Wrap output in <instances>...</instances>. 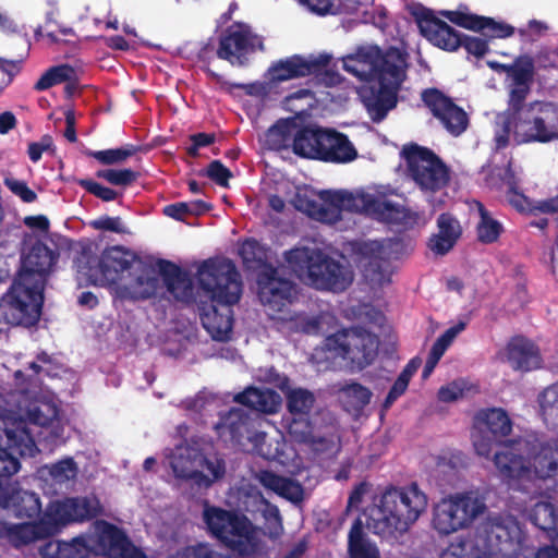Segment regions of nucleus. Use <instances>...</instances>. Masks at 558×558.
I'll use <instances>...</instances> for the list:
<instances>
[{
    "label": "nucleus",
    "instance_id": "1",
    "mask_svg": "<svg viewBox=\"0 0 558 558\" xmlns=\"http://www.w3.org/2000/svg\"><path fill=\"white\" fill-rule=\"evenodd\" d=\"M342 64L364 81L359 95L372 120H383L397 105V93L405 78V53L393 48L381 54L377 46L365 45L343 57Z\"/></svg>",
    "mask_w": 558,
    "mask_h": 558
},
{
    "label": "nucleus",
    "instance_id": "2",
    "mask_svg": "<svg viewBox=\"0 0 558 558\" xmlns=\"http://www.w3.org/2000/svg\"><path fill=\"white\" fill-rule=\"evenodd\" d=\"M291 203L298 210L326 223L340 220L342 211L365 213L404 228L425 226L430 220V215L408 210L381 195L364 191H322L314 194L307 189H298Z\"/></svg>",
    "mask_w": 558,
    "mask_h": 558
},
{
    "label": "nucleus",
    "instance_id": "3",
    "mask_svg": "<svg viewBox=\"0 0 558 558\" xmlns=\"http://www.w3.org/2000/svg\"><path fill=\"white\" fill-rule=\"evenodd\" d=\"M78 272L90 283L105 287L120 299H146L155 294V271L138 256L120 245L104 250L98 257L80 264Z\"/></svg>",
    "mask_w": 558,
    "mask_h": 558
},
{
    "label": "nucleus",
    "instance_id": "4",
    "mask_svg": "<svg viewBox=\"0 0 558 558\" xmlns=\"http://www.w3.org/2000/svg\"><path fill=\"white\" fill-rule=\"evenodd\" d=\"M52 263V252L44 245L34 246L25 255L17 278L0 300V323L32 326L38 322Z\"/></svg>",
    "mask_w": 558,
    "mask_h": 558
},
{
    "label": "nucleus",
    "instance_id": "5",
    "mask_svg": "<svg viewBox=\"0 0 558 558\" xmlns=\"http://www.w3.org/2000/svg\"><path fill=\"white\" fill-rule=\"evenodd\" d=\"M198 282L211 300L203 308L202 322L216 340H228L232 330V310L241 296L242 288L234 265L228 259L205 262L198 269Z\"/></svg>",
    "mask_w": 558,
    "mask_h": 558
},
{
    "label": "nucleus",
    "instance_id": "6",
    "mask_svg": "<svg viewBox=\"0 0 558 558\" xmlns=\"http://www.w3.org/2000/svg\"><path fill=\"white\" fill-rule=\"evenodd\" d=\"M37 447L15 422L0 420V507L12 508L17 517L33 518L41 510L39 497L32 492L17 490L10 484L20 471L21 457H34Z\"/></svg>",
    "mask_w": 558,
    "mask_h": 558
},
{
    "label": "nucleus",
    "instance_id": "7",
    "mask_svg": "<svg viewBox=\"0 0 558 558\" xmlns=\"http://www.w3.org/2000/svg\"><path fill=\"white\" fill-rule=\"evenodd\" d=\"M258 295L268 315L277 320L278 328L283 332L305 331L328 332L336 326L331 314H323L310 320L306 316L289 310L295 290L289 280L281 278L278 270L267 269L258 278Z\"/></svg>",
    "mask_w": 558,
    "mask_h": 558
},
{
    "label": "nucleus",
    "instance_id": "8",
    "mask_svg": "<svg viewBox=\"0 0 558 558\" xmlns=\"http://www.w3.org/2000/svg\"><path fill=\"white\" fill-rule=\"evenodd\" d=\"M494 464L510 486L548 477L558 471V444L531 446L526 441L504 445L494 456Z\"/></svg>",
    "mask_w": 558,
    "mask_h": 558
},
{
    "label": "nucleus",
    "instance_id": "9",
    "mask_svg": "<svg viewBox=\"0 0 558 558\" xmlns=\"http://www.w3.org/2000/svg\"><path fill=\"white\" fill-rule=\"evenodd\" d=\"M502 556L519 558L524 556L522 533L512 518H490L484 522L475 541L459 539L451 543L440 558H488Z\"/></svg>",
    "mask_w": 558,
    "mask_h": 558
},
{
    "label": "nucleus",
    "instance_id": "10",
    "mask_svg": "<svg viewBox=\"0 0 558 558\" xmlns=\"http://www.w3.org/2000/svg\"><path fill=\"white\" fill-rule=\"evenodd\" d=\"M427 497L416 486L390 489L368 509L367 526L383 536H398L409 531L427 508Z\"/></svg>",
    "mask_w": 558,
    "mask_h": 558
},
{
    "label": "nucleus",
    "instance_id": "11",
    "mask_svg": "<svg viewBox=\"0 0 558 558\" xmlns=\"http://www.w3.org/2000/svg\"><path fill=\"white\" fill-rule=\"evenodd\" d=\"M505 135L497 134L499 147L508 143L512 135L518 143H547L558 140V105L551 101H532L526 105L510 106L507 116L499 117Z\"/></svg>",
    "mask_w": 558,
    "mask_h": 558
},
{
    "label": "nucleus",
    "instance_id": "12",
    "mask_svg": "<svg viewBox=\"0 0 558 558\" xmlns=\"http://www.w3.org/2000/svg\"><path fill=\"white\" fill-rule=\"evenodd\" d=\"M46 550L57 558H87L90 554L108 558H143L124 534L107 522H96L93 532L78 536L71 542H49Z\"/></svg>",
    "mask_w": 558,
    "mask_h": 558
},
{
    "label": "nucleus",
    "instance_id": "13",
    "mask_svg": "<svg viewBox=\"0 0 558 558\" xmlns=\"http://www.w3.org/2000/svg\"><path fill=\"white\" fill-rule=\"evenodd\" d=\"M203 519L210 534L241 557L254 558L264 551L262 533L246 515L205 505Z\"/></svg>",
    "mask_w": 558,
    "mask_h": 558
},
{
    "label": "nucleus",
    "instance_id": "14",
    "mask_svg": "<svg viewBox=\"0 0 558 558\" xmlns=\"http://www.w3.org/2000/svg\"><path fill=\"white\" fill-rule=\"evenodd\" d=\"M287 262L301 280L316 289L343 291L353 281V272L347 264L320 251L295 248L287 254Z\"/></svg>",
    "mask_w": 558,
    "mask_h": 558
},
{
    "label": "nucleus",
    "instance_id": "15",
    "mask_svg": "<svg viewBox=\"0 0 558 558\" xmlns=\"http://www.w3.org/2000/svg\"><path fill=\"white\" fill-rule=\"evenodd\" d=\"M377 352L378 340L374 335L351 329L326 337L324 344L316 348L312 356L317 364L341 360L347 365L362 369L374 362Z\"/></svg>",
    "mask_w": 558,
    "mask_h": 558
},
{
    "label": "nucleus",
    "instance_id": "16",
    "mask_svg": "<svg viewBox=\"0 0 558 558\" xmlns=\"http://www.w3.org/2000/svg\"><path fill=\"white\" fill-rule=\"evenodd\" d=\"M168 460L177 478L198 488L210 487L226 472L223 461L217 456L206 454L197 444L177 446Z\"/></svg>",
    "mask_w": 558,
    "mask_h": 558
},
{
    "label": "nucleus",
    "instance_id": "17",
    "mask_svg": "<svg viewBox=\"0 0 558 558\" xmlns=\"http://www.w3.org/2000/svg\"><path fill=\"white\" fill-rule=\"evenodd\" d=\"M485 508L484 501L473 493L450 495L434 506L432 526L441 535L452 534L469 527Z\"/></svg>",
    "mask_w": 558,
    "mask_h": 558
},
{
    "label": "nucleus",
    "instance_id": "18",
    "mask_svg": "<svg viewBox=\"0 0 558 558\" xmlns=\"http://www.w3.org/2000/svg\"><path fill=\"white\" fill-rule=\"evenodd\" d=\"M408 171L415 184L426 193L442 190L450 175L446 165L429 149L411 145L403 148Z\"/></svg>",
    "mask_w": 558,
    "mask_h": 558
},
{
    "label": "nucleus",
    "instance_id": "19",
    "mask_svg": "<svg viewBox=\"0 0 558 558\" xmlns=\"http://www.w3.org/2000/svg\"><path fill=\"white\" fill-rule=\"evenodd\" d=\"M398 247L399 243L389 239L359 244L356 263L372 286L383 287L391 281L393 270L388 260L396 257Z\"/></svg>",
    "mask_w": 558,
    "mask_h": 558
},
{
    "label": "nucleus",
    "instance_id": "20",
    "mask_svg": "<svg viewBox=\"0 0 558 558\" xmlns=\"http://www.w3.org/2000/svg\"><path fill=\"white\" fill-rule=\"evenodd\" d=\"M24 416H26L29 422L40 426L51 425L57 438L63 436L64 423L58 416L57 405L51 399L43 398L31 400L28 397L22 396L19 399L16 412L9 410L4 413H0V420L15 422L16 425L24 429L33 439L31 432L26 427Z\"/></svg>",
    "mask_w": 558,
    "mask_h": 558
},
{
    "label": "nucleus",
    "instance_id": "21",
    "mask_svg": "<svg viewBox=\"0 0 558 558\" xmlns=\"http://www.w3.org/2000/svg\"><path fill=\"white\" fill-rule=\"evenodd\" d=\"M98 511L99 501L95 497H76L50 502L44 515L53 533H57L64 525L87 520Z\"/></svg>",
    "mask_w": 558,
    "mask_h": 558
},
{
    "label": "nucleus",
    "instance_id": "22",
    "mask_svg": "<svg viewBox=\"0 0 558 558\" xmlns=\"http://www.w3.org/2000/svg\"><path fill=\"white\" fill-rule=\"evenodd\" d=\"M256 48H262L260 38L254 35L247 25L238 24L231 26L221 39L218 56L231 64L241 65L243 57Z\"/></svg>",
    "mask_w": 558,
    "mask_h": 558
},
{
    "label": "nucleus",
    "instance_id": "23",
    "mask_svg": "<svg viewBox=\"0 0 558 558\" xmlns=\"http://www.w3.org/2000/svg\"><path fill=\"white\" fill-rule=\"evenodd\" d=\"M489 66L496 71L507 74V84L509 88V104L515 106L522 102L530 89L534 75V65L530 58L521 57L511 65L489 62Z\"/></svg>",
    "mask_w": 558,
    "mask_h": 558
},
{
    "label": "nucleus",
    "instance_id": "24",
    "mask_svg": "<svg viewBox=\"0 0 558 558\" xmlns=\"http://www.w3.org/2000/svg\"><path fill=\"white\" fill-rule=\"evenodd\" d=\"M423 100L451 134L459 135L466 129L465 112L438 90H426Z\"/></svg>",
    "mask_w": 558,
    "mask_h": 558
},
{
    "label": "nucleus",
    "instance_id": "25",
    "mask_svg": "<svg viewBox=\"0 0 558 558\" xmlns=\"http://www.w3.org/2000/svg\"><path fill=\"white\" fill-rule=\"evenodd\" d=\"M423 100L451 134L459 135L466 129L465 112L438 90H426Z\"/></svg>",
    "mask_w": 558,
    "mask_h": 558
},
{
    "label": "nucleus",
    "instance_id": "26",
    "mask_svg": "<svg viewBox=\"0 0 558 558\" xmlns=\"http://www.w3.org/2000/svg\"><path fill=\"white\" fill-rule=\"evenodd\" d=\"M498 359L518 371H531L541 365L538 349L532 341L522 337L513 338L498 353Z\"/></svg>",
    "mask_w": 558,
    "mask_h": 558
},
{
    "label": "nucleus",
    "instance_id": "27",
    "mask_svg": "<svg viewBox=\"0 0 558 558\" xmlns=\"http://www.w3.org/2000/svg\"><path fill=\"white\" fill-rule=\"evenodd\" d=\"M417 23L422 34L435 46L449 51L460 46V37L453 28L436 19L432 12L422 9L417 15Z\"/></svg>",
    "mask_w": 558,
    "mask_h": 558
},
{
    "label": "nucleus",
    "instance_id": "28",
    "mask_svg": "<svg viewBox=\"0 0 558 558\" xmlns=\"http://www.w3.org/2000/svg\"><path fill=\"white\" fill-rule=\"evenodd\" d=\"M327 63L328 58L323 56L311 60L294 56L274 64L268 70V77L271 82H284L310 75Z\"/></svg>",
    "mask_w": 558,
    "mask_h": 558
},
{
    "label": "nucleus",
    "instance_id": "29",
    "mask_svg": "<svg viewBox=\"0 0 558 558\" xmlns=\"http://www.w3.org/2000/svg\"><path fill=\"white\" fill-rule=\"evenodd\" d=\"M441 14L461 27L472 31H484L485 35L489 37L505 38L513 34V28L510 25L474 15L468 11H444Z\"/></svg>",
    "mask_w": 558,
    "mask_h": 558
},
{
    "label": "nucleus",
    "instance_id": "30",
    "mask_svg": "<svg viewBox=\"0 0 558 558\" xmlns=\"http://www.w3.org/2000/svg\"><path fill=\"white\" fill-rule=\"evenodd\" d=\"M356 156V149L345 135L331 130L324 131L319 159L344 163L354 160Z\"/></svg>",
    "mask_w": 558,
    "mask_h": 558
},
{
    "label": "nucleus",
    "instance_id": "31",
    "mask_svg": "<svg viewBox=\"0 0 558 558\" xmlns=\"http://www.w3.org/2000/svg\"><path fill=\"white\" fill-rule=\"evenodd\" d=\"M53 534L52 529L43 514L41 519L35 523L8 525L5 537L14 547L19 548Z\"/></svg>",
    "mask_w": 558,
    "mask_h": 558
},
{
    "label": "nucleus",
    "instance_id": "32",
    "mask_svg": "<svg viewBox=\"0 0 558 558\" xmlns=\"http://www.w3.org/2000/svg\"><path fill=\"white\" fill-rule=\"evenodd\" d=\"M437 233L433 234L428 241V247L437 255H445L460 238L461 227L454 218L441 215L437 220Z\"/></svg>",
    "mask_w": 558,
    "mask_h": 558
},
{
    "label": "nucleus",
    "instance_id": "33",
    "mask_svg": "<svg viewBox=\"0 0 558 558\" xmlns=\"http://www.w3.org/2000/svg\"><path fill=\"white\" fill-rule=\"evenodd\" d=\"M290 436L299 442L308 445L315 451H324L333 444L332 438L317 433L307 416H293L289 424Z\"/></svg>",
    "mask_w": 558,
    "mask_h": 558
},
{
    "label": "nucleus",
    "instance_id": "34",
    "mask_svg": "<svg viewBox=\"0 0 558 558\" xmlns=\"http://www.w3.org/2000/svg\"><path fill=\"white\" fill-rule=\"evenodd\" d=\"M257 478L265 488L272 490L280 497H283L292 502H298L303 499L304 490L296 481L277 475L268 471L260 472Z\"/></svg>",
    "mask_w": 558,
    "mask_h": 558
},
{
    "label": "nucleus",
    "instance_id": "35",
    "mask_svg": "<svg viewBox=\"0 0 558 558\" xmlns=\"http://www.w3.org/2000/svg\"><path fill=\"white\" fill-rule=\"evenodd\" d=\"M235 400L253 410L275 413L281 405V398L269 389L248 388L238 395Z\"/></svg>",
    "mask_w": 558,
    "mask_h": 558
},
{
    "label": "nucleus",
    "instance_id": "36",
    "mask_svg": "<svg viewBox=\"0 0 558 558\" xmlns=\"http://www.w3.org/2000/svg\"><path fill=\"white\" fill-rule=\"evenodd\" d=\"M254 446L258 454L269 460H277L283 465H289L296 457L294 450L286 441L278 439L272 441L264 433L255 436Z\"/></svg>",
    "mask_w": 558,
    "mask_h": 558
},
{
    "label": "nucleus",
    "instance_id": "37",
    "mask_svg": "<svg viewBox=\"0 0 558 558\" xmlns=\"http://www.w3.org/2000/svg\"><path fill=\"white\" fill-rule=\"evenodd\" d=\"M279 388L286 392L288 409L293 416H307L315 404L314 395L303 388L291 389L288 378H279Z\"/></svg>",
    "mask_w": 558,
    "mask_h": 558
},
{
    "label": "nucleus",
    "instance_id": "38",
    "mask_svg": "<svg viewBox=\"0 0 558 558\" xmlns=\"http://www.w3.org/2000/svg\"><path fill=\"white\" fill-rule=\"evenodd\" d=\"M325 130L304 128L294 135L293 151L304 158L319 159Z\"/></svg>",
    "mask_w": 558,
    "mask_h": 558
},
{
    "label": "nucleus",
    "instance_id": "39",
    "mask_svg": "<svg viewBox=\"0 0 558 558\" xmlns=\"http://www.w3.org/2000/svg\"><path fill=\"white\" fill-rule=\"evenodd\" d=\"M476 427L484 428L495 437H505L511 430V423L505 411L490 409L482 411L476 416Z\"/></svg>",
    "mask_w": 558,
    "mask_h": 558
},
{
    "label": "nucleus",
    "instance_id": "40",
    "mask_svg": "<svg viewBox=\"0 0 558 558\" xmlns=\"http://www.w3.org/2000/svg\"><path fill=\"white\" fill-rule=\"evenodd\" d=\"M78 473L77 464L71 458H65L51 465H45L37 471V475L51 484H64L73 481Z\"/></svg>",
    "mask_w": 558,
    "mask_h": 558
},
{
    "label": "nucleus",
    "instance_id": "41",
    "mask_svg": "<svg viewBox=\"0 0 558 558\" xmlns=\"http://www.w3.org/2000/svg\"><path fill=\"white\" fill-rule=\"evenodd\" d=\"M76 71L70 65H58L47 70L36 82V90H46L61 83H68L66 92L72 93L74 83L76 82Z\"/></svg>",
    "mask_w": 558,
    "mask_h": 558
},
{
    "label": "nucleus",
    "instance_id": "42",
    "mask_svg": "<svg viewBox=\"0 0 558 558\" xmlns=\"http://www.w3.org/2000/svg\"><path fill=\"white\" fill-rule=\"evenodd\" d=\"M349 557L380 558L377 546L365 537L361 520L354 522L349 533Z\"/></svg>",
    "mask_w": 558,
    "mask_h": 558
},
{
    "label": "nucleus",
    "instance_id": "43",
    "mask_svg": "<svg viewBox=\"0 0 558 558\" xmlns=\"http://www.w3.org/2000/svg\"><path fill=\"white\" fill-rule=\"evenodd\" d=\"M257 511L263 518V534L271 541L279 539L284 532V527L278 507L260 498Z\"/></svg>",
    "mask_w": 558,
    "mask_h": 558
},
{
    "label": "nucleus",
    "instance_id": "44",
    "mask_svg": "<svg viewBox=\"0 0 558 558\" xmlns=\"http://www.w3.org/2000/svg\"><path fill=\"white\" fill-rule=\"evenodd\" d=\"M508 199L517 209L521 211L536 210L544 214L558 213V196L550 199L541 201L532 206L531 202L525 196L511 187L508 194Z\"/></svg>",
    "mask_w": 558,
    "mask_h": 558
},
{
    "label": "nucleus",
    "instance_id": "45",
    "mask_svg": "<svg viewBox=\"0 0 558 558\" xmlns=\"http://www.w3.org/2000/svg\"><path fill=\"white\" fill-rule=\"evenodd\" d=\"M531 520L543 530H553L558 525V512L551 502L547 500L538 501L531 511Z\"/></svg>",
    "mask_w": 558,
    "mask_h": 558
},
{
    "label": "nucleus",
    "instance_id": "46",
    "mask_svg": "<svg viewBox=\"0 0 558 558\" xmlns=\"http://www.w3.org/2000/svg\"><path fill=\"white\" fill-rule=\"evenodd\" d=\"M539 405L545 423L558 428V385L544 390L539 398Z\"/></svg>",
    "mask_w": 558,
    "mask_h": 558
},
{
    "label": "nucleus",
    "instance_id": "47",
    "mask_svg": "<svg viewBox=\"0 0 558 558\" xmlns=\"http://www.w3.org/2000/svg\"><path fill=\"white\" fill-rule=\"evenodd\" d=\"M421 366V361L417 359H413L409 362L402 373L399 375L397 380L395 381L391 390L389 391L384 408L388 409L408 388L410 379L416 373L418 367Z\"/></svg>",
    "mask_w": 558,
    "mask_h": 558
},
{
    "label": "nucleus",
    "instance_id": "48",
    "mask_svg": "<svg viewBox=\"0 0 558 558\" xmlns=\"http://www.w3.org/2000/svg\"><path fill=\"white\" fill-rule=\"evenodd\" d=\"M481 220L477 225L478 239L484 243H492L498 239L502 231L501 225L493 219L488 213L478 205Z\"/></svg>",
    "mask_w": 558,
    "mask_h": 558
},
{
    "label": "nucleus",
    "instance_id": "49",
    "mask_svg": "<svg viewBox=\"0 0 558 558\" xmlns=\"http://www.w3.org/2000/svg\"><path fill=\"white\" fill-rule=\"evenodd\" d=\"M371 397L372 392L359 384H350L344 386L341 389L340 396L342 402L352 409L363 408L369 402Z\"/></svg>",
    "mask_w": 558,
    "mask_h": 558
},
{
    "label": "nucleus",
    "instance_id": "50",
    "mask_svg": "<svg viewBox=\"0 0 558 558\" xmlns=\"http://www.w3.org/2000/svg\"><path fill=\"white\" fill-rule=\"evenodd\" d=\"M314 104V96L307 89H300L286 98L287 108L296 113L302 114Z\"/></svg>",
    "mask_w": 558,
    "mask_h": 558
},
{
    "label": "nucleus",
    "instance_id": "51",
    "mask_svg": "<svg viewBox=\"0 0 558 558\" xmlns=\"http://www.w3.org/2000/svg\"><path fill=\"white\" fill-rule=\"evenodd\" d=\"M497 437L484 430V428H475L472 434L473 448L480 457L489 458Z\"/></svg>",
    "mask_w": 558,
    "mask_h": 558
},
{
    "label": "nucleus",
    "instance_id": "52",
    "mask_svg": "<svg viewBox=\"0 0 558 558\" xmlns=\"http://www.w3.org/2000/svg\"><path fill=\"white\" fill-rule=\"evenodd\" d=\"M97 175L114 185H128L136 179V173L130 169H106Z\"/></svg>",
    "mask_w": 558,
    "mask_h": 558
},
{
    "label": "nucleus",
    "instance_id": "53",
    "mask_svg": "<svg viewBox=\"0 0 558 558\" xmlns=\"http://www.w3.org/2000/svg\"><path fill=\"white\" fill-rule=\"evenodd\" d=\"M265 142L271 149H280L289 143V130L287 124H277L268 130Z\"/></svg>",
    "mask_w": 558,
    "mask_h": 558
},
{
    "label": "nucleus",
    "instance_id": "54",
    "mask_svg": "<svg viewBox=\"0 0 558 558\" xmlns=\"http://www.w3.org/2000/svg\"><path fill=\"white\" fill-rule=\"evenodd\" d=\"M169 558H227L223 555L213 550L206 544H198L195 546H190L181 551H178L175 555L170 556Z\"/></svg>",
    "mask_w": 558,
    "mask_h": 558
},
{
    "label": "nucleus",
    "instance_id": "55",
    "mask_svg": "<svg viewBox=\"0 0 558 558\" xmlns=\"http://www.w3.org/2000/svg\"><path fill=\"white\" fill-rule=\"evenodd\" d=\"M468 384L463 379L451 381L438 391V399L442 402H453L463 397Z\"/></svg>",
    "mask_w": 558,
    "mask_h": 558
},
{
    "label": "nucleus",
    "instance_id": "56",
    "mask_svg": "<svg viewBox=\"0 0 558 558\" xmlns=\"http://www.w3.org/2000/svg\"><path fill=\"white\" fill-rule=\"evenodd\" d=\"M465 328V323L459 322L456 325L448 328L433 344V349L437 352L444 353L448 349V347L452 343V341L456 339V337L463 331Z\"/></svg>",
    "mask_w": 558,
    "mask_h": 558
},
{
    "label": "nucleus",
    "instance_id": "57",
    "mask_svg": "<svg viewBox=\"0 0 558 558\" xmlns=\"http://www.w3.org/2000/svg\"><path fill=\"white\" fill-rule=\"evenodd\" d=\"M133 149L131 148H119L100 150L94 154V157L102 163L112 165L119 163L132 156Z\"/></svg>",
    "mask_w": 558,
    "mask_h": 558
},
{
    "label": "nucleus",
    "instance_id": "58",
    "mask_svg": "<svg viewBox=\"0 0 558 558\" xmlns=\"http://www.w3.org/2000/svg\"><path fill=\"white\" fill-rule=\"evenodd\" d=\"M7 187L16 196H19L22 201L26 203H32L36 199V194L32 191L27 184L23 181H20L15 178H7L4 180Z\"/></svg>",
    "mask_w": 558,
    "mask_h": 558
},
{
    "label": "nucleus",
    "instance_id": "59",
    "mask_svg": "<svg viewBox=\"0 0 558 558\" xmlns=\"http://www.w3.org/2000/svg\"><path fill=\"white\" fill-rule=\"evenodd\" d=\"M240 255L247 264L260 262L264 258V251L255 240H247L240 247Z\"/></svg>",
    "mask_w": 558,
    "mask_h": 558
},
{
    "label": "nucleus",
    "instance_id": "60",
    "mask_svg": "<svg viewBox=\"0 0 558 558\" xmlns=\"http://www.w3.org/2000/svg\"><path fill=\"white\" fill-rule=\"evenodd\" d=\"M169 291L172 295L180 301H186L191 296V282L182 276L172 279L168 284Z\"/></svg>",
    "mask_w": 558,
    "mask_h": 558
},
{
    "label": "nucleus",
    "instance_id": "61",
    "mask_svg": "<svg viewBox=\"0 0 558 558\" xmlns=\"http://www.w3.org/2000/svg\"><path fill=\"white\" fill-rule=\"evenodd\" d=\"M93 226L98 230H108L117 233H129L126 226L119 217H101L93 221Z\"/></svg>",
    "mask_w": 558,
    "mask_h": 558
},
{
    "label": "nucleus",
    "instance_id": "62",
    "mask_svg": "<svg viewBox=\"0 0 558 558\" xmlns=\"http://www.w3.org/2000/svg\"><path fill=\"white\" fill-rule=\"evenodd\" d=\"M81 185L102 201L109 202L117 197V193L113 190L102 186L94 181L83 180L81 181Z\"/></svg>",
    "mask_w": 558,
    "mask_h": 558
},
{
    "label": "nucleus",
    "instance_id": "63",
    "mask_svg": "<svg viewBox=\"0 0 558 558\" xmlns=\"http://www.w3.org/2000/svg\"><path fill=\"white\" fill-rule=\"evenodd\" d=\"M242 421V415L239 410H231L227 417L221 418L219 423L215 425V428L221 434L228 429L231 435L238 430V422Z\"/></svg>",
    "mask_w": 558,
    "mask_h": 558
},
{
    "label": "nucleus",
    "instance_id": "64",
    "mask_svg": "<svg viewBox=\"0 0 558 558\" xmlns=\"http://www.w3.org/2000/svg\"><path fill=\"white\" fill-rule=\"evenodd\" d=\"M207 173L210 179L223 186L228 184V180L231 177L230 171L219 161L211 162L208 167Z\"/></svg>",
    "mask_w": 558,
    "mask_h": 558
}]
</instances>
